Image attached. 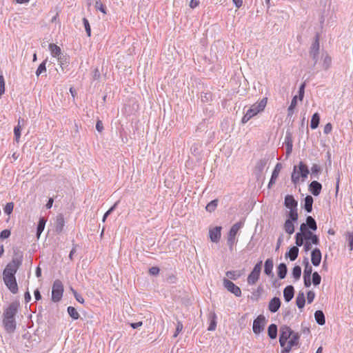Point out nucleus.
Wrapping results in <instances>:
<instances>
[{
  "instance_id": "nucleus-1",
  "label": "nucleus",
  "mask_w": 353,
  "mask_h": 353,
  "mask_svg": "<svg viewBox=\"0 0 353 353\" xmlns=\"http://www.w3.org/2000/svg\"><path fill=\"white\" fill-rule=\"evenodd\" d=\"M21 257L14 258L9 263L6 265L5 269L3 271V283L12 294H17L19 291L15 274L21 266Z\"/></svg>"
},
{
  "instance_id": "nucleus-2",
  "label": "nucleus",
  "mask_w": 353,
  "mask_h": 353,
  "mask_svg": "<svg viewBox=\"0 0 353 353\" xmlns=\"http://www.w3.org/2000/svg\"><path fill=\"white\" fill-rule=\"evenodd\" d=\"M299 335L290 327L283 326L280 329L279 343L283 348L281 353H288L294 346L299 343Z\"/></svg>"
},
{
  "instance_id": "nucleus-3",
  "label": "nucleus",
  "mask_w": 353,
  "mask_h": 353,
  "mask_svg": "<svg viewBox=\"0 0 353 353\" xmlns=\"http://www.w3.org/2000/svg\"><path fill=\"white\" fill-rule=\"evenodd\" d=\"M268 102L267 98L262 99L260 101L254 103L245 112L242 118L243 123H247L250 119L256 116L258 113L263 111Z\"/></svg>"
},
{
  "instance_id": "nucleus-4",
  "label": "nucleus",
  "mask_w": 353,
  "mask_h": 353,
  "mask_svg": "<svg viewBox=\"0 0 353 353\" xmlns=\"http://www.w3.org/2000/svg\"><path fill=\"white\" fill-rule=\"evenodd\" d=\"M285 206L290 210L288 212V217L296 221L298 220L297 201L294 199L293 196L287 195L285 196Z\"/></svg>"
},
{
  "instance_id": "nucleus-5",
  "label": "nucleus",
  "mask_w": 353,
  "mask_h": 353,
  "mask_svg": "<svg viewBox=\"0 0 353 353\" xmlns=\"http://www.w3.org/2000/svg\"><path fill=\"white\" fill-rule=\"evenodd\" d=\"M304 236L305 242L303 245V249L305 252L310 250L312 245H318L319 243V239L317 235L313 234L311 231L305 229Z\"/></svg>"
},
{
  "instance_id": "nucleus-6",
  "label": "nucleus",
  "mask_w": 353,
  "mask_h": 353,
  "mask_svg": "<svg viewBox=\"0 0 353 353\" xmlns=\"http://www.w3.org/2000/svg\"><path fill=\"white\" fill-rule=\"evenodd\" d=\"M262 268V261H259L254 267L252 271L249 274L247 278V282L252 285L259 280Z\"/></svg>"
},
{
  "instance_id": "nucleus-7",
  "label": "nucleus",
  "mask_w": 353,
  "mask_h": 353,
  "mask_svg": "<svg viewBox=\"0 0 353 353\" xmlns=\"http://www.w3.org/2000/svg\"><path fill=\"white\" fill-rule=\"evenodd\" d=\"M63 292V286L61 281L56 280L52 285V300L54 302L59 301Z\"/></svg>"
},
{
  "instance_id": "nucleus-8",
  "label": "nucleus",
  "mask_w": 353,
  "mask_h": 353,
  "mask_svg": "<svg viewBox=\"0 0 353 353\" xmlns=\"http://www.w3.org/2000/svg\"><path fill=\"white\" fill-rule=\"evenodd\" d=\"M223 286L230 292L232 293L237 297H240L242 294L241 290L239 287L236 285L232 281L228 279H223Z\"/></svg>"
},
{
  "instance_id": "nucleus-9",
  "label": "nucleus",
  "mask_w": 353,
  "mask_h": 353,
  "mask_svg": "<svg viewBox=\"0 0 353 353\" xmlns=\"http://www.w3.org/2000/svg\"><path fill=\"white\" fill-rule=\"evenodd\" d=\"M265 317L262 315L258 316L253 322V332L256 334H260L264 329Z\"/></svg>"
},
{
  "instance_id": "nucleus-10",
  "label": "nucleus",
  "mask_w": 353,
  "mask_h": 353,
  "mask_svg": "<svg viewBox=\"0 0 353 353\" xmlns=\"http://www.w3.org/2000/svg\"><path fill=\"white\" fill-rule=\"evenodd\" d=\"M49 50L51 52V54L53 57L57 58L59 65L62 67L63 63V57H61V50L59 46L54 43H50Z\"/></svg>"
},
{
  "instance_id": "nucleus-11",
  "label": "nucleus",
  "mask_w": 353,
  "mask_h": 353,
  "mask_svg": "<svg viewBox=\"0 0 353 353\" xmlns=\"http://www.w3.org/2000/svg\"><path fill=\"white\" fill-rule=\"evenodd\" d=\"M3 325L6 331L8 333L13 332L16 329V323L14 319L3 318Z\"/></svg>"
},
{
  "instance_id": "nucleus-12",
  "label": "nucleus",
  "mask_w": 353,
  "mask_h": 353,
  "mask_svg": "<svg viewBox=\"0 0 353 353\" xmlns=\"http://www.w3.org/2000/svg\"><path fill=\"white\" fill-rule=\"evenodd\" d=\"M319 36L316 35L310 50V54L315 61L319 55Z\"/></svg>"
},
{
  "instance_id": "nucleus-13",
  "label": "nucleus",
  "mask_w": 353,
  "mask_h": 353,
  "mask_svg": "<svg viewBox=\"0 0 353 353\" xmlns=\"http://www.w3.org/2000/svg\"><path fill=\"white\" fill-rule=\"evenodd\" d=\"M221 227L216 226L213 229L210 230L209 235L210 239L212 242H218L220 240L221 235Z\"/></svg>"
},
{
  "instance_id": "nucleus-14",
  "label": "nucleus",
  "mask_w": 353,
  "mask_h": 353,
  "mask_svg": "<svg viewBox=\"0 0 353 353\" xmlns=\"http://www.w3.org/2000/svg\"><path fill=\"white\" fill-rule=\"evenodd\" d=\"M311 261L313 265L318 266L321 261V252L319 248H315L311 253Z\"/></svg>"
},
{
  "instance_id": "nucleus-15",
  "label": "nucleus",
  "mask_w": 353,
  "mask_h": 353,
  "mask_svg": "<svg viewBox=\"0 0 353 353\" xmlns=\"http://www.w3.org/2000/svg\"><path fill=\"white\" fill-rule=\"evenodd\" d=\"M306 229V225L305 223H302L300 226V232H297L296 234V244L297 246H301L304 245V231Z\"/></svg>"
},
{
  "instance_id": "nucleus-16",
  "label": "nucleus",
  "mask_w": 353,
  "mask_h": 353,
  "mask_svg": "<svg viewBox=\"0 0 353 353\" xmlns=\"http://www.w3.org/2000/svg\"><path fill=\"white\" fill-rule=\"evenodd\" d=\"M17 312V307L15 304L12 303L5 310L3 313V318L14 319Z\"/></svg>"
},
{
  "instance_id": "nucleus-17",
  "label": "nucleus",
  "mask_w": 353,
  "mask_h": 353,
  "mask_svg": "<svg viewBox=\"0 0 353 353\" xmlns=\"http://www.w3.org/2000/svg\"><path fill=\"white\" fill-rule=\"evenodd\" d=\"M322 185L316 181H313L309 186L310 192L314 196H318L321 193Z\"/></svg>"
},
{
  "instance_id": "nucleus-18",
  "label": "nucleus",
  "mask_w": 353,
  "mask_h": 353,
  "mask_svg": "<svg viewBox=\"0 0 353 353\" xmlns=\"http://www.w3.org/2000/svg\"><path fill=\"white\" fill-rule=\"evenodd\" d=\"M281 306V301L279 298L274 297L270 300L268 305V309L271 312H276Z\"/></svg>"
},
{
  "instance_id": "nucleus-19",
  "label": "nucleus",
  "mask_w": 353,
  "mask_h": 353,
  "mask_svg": "<svg viewBox=\"0 0 353 353\" xmlns=\"http://www.w3.org/2000/svg\"><path fill=\"white\" fill-rule=\"evenodd\" d=\"M281 169H282L281 164L280 163H278L275 165L274 169L272 172V176H271V179H270L269 184H268L269 186H270L271 185H272L275 183L276 180L277 179L279 175V173H280Z\"/></svg>"
},
{
  "instance_id": "nucleus-20",
  "label": "nucleus",
  "mask_w": 353,
  "mask_h": 353,
  "mask_svg": "<svg viewBox=\"0 0 353 353\" xmlns=\"http://www.w3.org/2000/svg\"><path fill=\"white\" fill-rule=\"evenodd\" d=\"M274 263L272 259H268L264 265V272L266 275L273 276Z\"/></svg>"
},
{
  "instance_id": "nucleus-21",
  "label": "nucleus",
  "mask_w": 353,
  "mask_h": 353,
  "mask_svg": "<svg viewBox=\"0 0 353 353\" xmlns=\"http://www.w3.org/2000/svg\"><path fill=\"white\" fill-rule=\"evenodd\" d=\"M294 289L293 286L288 285L283 290V296L286 302L291 301L294 296Z\"/></svg>"
},
{
  "instance_id": "nucleus-22",
  "label": "nucleus",
  "mask_w": 353,
  "mask_h": 353,
  "mask_svg": "<svg viewBox=\"0 0 353 353\" xmlns=\"http://www.w3.org/2000/svg\"><path fill=\"white\" fill-rule=\"evenodd\" d=\"M65 225V221L62 214H59L56 219L55 230L57 232L60 233L62 232Z\"/></svg>"
},
{
  "instance_id": "nucleus-23",
  "label": "nucleus",
  "mask_w": 353,
  "mask_h": 353,
  "mask_svg": "<svg viewBox=\"0 0 353 353\" xmlns=\"http://www.w3.org/2000/svg\"><path fill=\"white\" fill-rule=\"evenodd\" d=\"M23 119H19L18 120V124L16 127L14 128V134L15 137V141L18 143L19 141V139L21 137V131L22 129V126L23 125Z\"/></svg>"
},
{
  "instance_id": "nucleus-24",
  "label": "nucleus",
  "mask_w": 353,
  "mask_h": 353,
  "mask_svg": "<svg viewBox=\"0 0 353 353\" xmlns=\"http://www.w3.org/2000/svg\"><path fill=\"white\" fill-rule=\"evenodd\" d=\"M293 222L295 221L289 217L284 223V230L288 234H292L294 232V225Z\"/></svg>"
},
{
  "instance_id": "nucleus-25",
  "label": "nucleus",
  "mask_w": 353,
  "mask_h": 353,
  "mask_svg": "<svg viewBox=\"0 0 353 353\" xmlns=\"http://www.w3.org/2000/svg\"><path fill=\"white\" fill-rule=\"evenodd\" d=\"M299 254V248L296 246L292 247L289 252L285 254V257L289 258L290 261H294Z\"/></svg>"
},
{
  "instance_id": "nucleus-26",
  "label": "nucleus",
  "mask_w": 353,
  "mask_h": 353,
  "mask_svg": "<svg viewBox=\"0 0 353 353\" xmlns=\"http://www.w3.org/2000/svg\"><path fill=\"white\" fill-rule=\"evenodd\" d=\"M305 303V294L303 292H300L296 298V304L299 309H302Z\"/></svg>"
},
{
  "instance_id": "nucleus-27",
  "label": "nucleus",
  "mask_w": 353,
  "mask_h": 353,
  "mask_svg": "<svg viewBox=\"0 0 353 353\" xmlns=\"http://www.w3.org/2000/svg\"><path fill=\"white\" fill-rule=\"evenodd\" d=\"M297 170L301 174V177L303 179L306 178L309 174V170L307 168V166L303 162L299 163Z\"/></svg>"
},
{
  "instance_id": "nucleus-28",
  "label": "nucleus",
  "mask_w": 353,
  "mask_h": 353,
  "mask_svg": "<svg viewBox=\"0 0 353 353\" xmlns=\"http://www.w3.org/2000/svg\"><path fill=\"white\" fill-rule=\"evenodd\" d=\"M225 274L230 279L236 280L242 276L243 272L240 270H231L228 271Z\"/></svg>"
},
{
  "instance_id": "nucleus-29",
  "label": "nucleus",
  "mask_w": 353,
  "mask_h": 353,
  "mask_svg": "<svg viewBox=\"0 0 353 353\" xmlns=\"http://www.w3.org/2000/svg\"><path fill=\"white\" fill-rule=\"evenodd\" d=\"M313 198L307 195L304 200V208L307 212H311L312 210Z\"/></svg>"
},
{
  "instance_id": "nucleus-30",
  "label": "nucleus",
  "mask_w": 353,
  "mask_h": 353,
  "mask_svg": "<svg viewBox=\"0 0 353 353\" xmlns=\"http://www.w3.org/2000/svg\"><path fill=\"white\" fill-rule=\"evenodd\" d=\"M314 317H315V320L318 324H319L321 325H323L325 324V316L322 311H321V310L316 311V312L314 313Z\"/></svg>"
},
{
  "instance_id": "nucleus-31",
  "label": "nucleus",
  "mask_w": 353,
  "mask_h": 353,
  "mask_svg": "<svg viewBox=\"0 0 353 353\" xmlns=\"http://www.w3.org/2000/svg\"><path fill=\"white\" fill-rule=\"evenodd\" d=\"M305 224L306 225V230H307V227L313 231L317 229L316 221L311 216L307 217L306 223Z\"/></svg>"
},
{
  "instance_id": "nucleus-32",
  "label": "nucleus",
  "mask_w": 353,
  "mask_h": 353,
  "mask_svg": "<svg viewBox=\"0 0 353 353\" xmlns=\"http://www.w3.org/2000/svg\"><path fill=\"white\" fill-rule=\"evenodd\" d=\"M319 121H320V116H319V113H317V112L314 113L312 115L311 121H310L311 128L316 129L319 124Z\"/></svg>"
},
{
  "instance_id": "nucleus-33",
  "label": "nucleus",
  "mask_w": 353,
  "mask_h": 353,
  "mask_svg": "<svg viewBox=\"0 0 353 353\" xmlns=\"http://www.w3.org/2000/svg\"><path fill=\"white\" fill-rule=\"evenodd\" d=\"M268 336L270 339H274L277 336V327L275 324H271L268 330Z\"/></svg>"
},
{
  "instance_id": "nucleus-34",
  "label": "nucleus",
  "mask_w": 353,
  "mask_h": 353,
  "mask_svg": "<svg viewBox=\"0 0 353 353\" xmlns=\"http://www.w3.org/2000/svg\"><path fill=\"white\" fill-rule=\"evenodd\" d=\"M287 274V267L284 263H280L278 266V276L284 279Z\"/></svg>"
},
{
  "instance_id": "nucleus-35",
  "label": "nucleus",
  "mask_w": 353,
  "mask_h": 353,
  "mask_svg": "<svg viewBox=\"0 0 353 353\" xmlns=\"http://www.w3.org/2000/svg\"><path fill=\"white\" fill-rule=\"evenodd\" d=\"M241 227H242V223H235L231 228V229H230V232L228 233V235L232 236V237H235L236 234L238 233L239 230H240V228Z\"/></svg>"
},
{
  "instance_id": "nucleus-36",
  "label": "nucleus",
  "mask_w": 353,
  "mask_h": 353,
  "mask_svg": "<svg viewBox=\"0 0 353 353\" xmlns=\"http://www.w3.org/2000/svg\"><path fill=\"white\" fill-rule=\"evenodd\" d=\"M46 223V220L44 218H41L39 219L37 230V235L38 238L40 236L41 234L43 231Z\"/></svg>"
},
{
  "instance_id": "nucleus-37",
  "label": "nucleus",
  "mask_w": 353,
  "mask_h": 353,
  "mask_svg": "<svg viewBox=\"0 0 353 353\" xmlns=\"http://www.w3.org/2000/svg\"><path fill=\"white\" fill-rule=\"evenodd\" d=\"M301 175L297 170V167L294 166L292 174V181L294 183H297L301 178Z\"/></svg>"
},
{
  "instance_id": "nucleus-38",
  "label": "nucleus",
  "mask_w": 353,
  "mask_h": 353,
  "mask_svg": "<svg viewBox=\"0 0 353 353\" xmlns=\"http://www.w3.org/2000/svg\"><path fill=\"white\" fill-rule=\"evenodd\" d=\"M292 276L295 279V280H299L301 274V267L299 265L294 266L292 269Z\"/></svg>"
},
{
  "instance_id": "nucleus-39",
  "label": "nucleus",
  "mask_w": 353,
  "mask_h": 353,
  "mask_svg": "<svg viewBox=\"0 0 353 353\" xmlns=\"http://www.w3.org/2000/svg\"><path fill=\"white\" fill-rule=\"evenodd\" d=\"M68 312L69 315L74 320H77L79 318V314L74 307H68Z\"/></svg>"
},
{
  "instance_id": "nucleus-40",
  "label": "nucleus",
  "mask_w": 353,
  "mask_h": 353,
  "mask_svg": "<svg viewBox=\"0 0 353 353\" xmlns=\"http://www.w3.org/2000/svg\"><path fill=\"white\" fill-rule=\"evenodd\" d=\"M218 200L214 199L210 201L205 207V209L208 212H212L215 210L217 207Z\"/></svg>"
},
{
  "instance_id": "nucleus-41",
  "label": "nucleus",
  "mask_w": 353,
  "mask_h": 353,
  "mask_svg": "<svg viewBox=\"0 0 353 353\" xmlns=\"http://www.w3.org/2000/svg\"><path fill=\"white\" fill-rule=\"evenodd\" d=\"M46 63H47V59L44 60L38 67L37 71H36V74L37 76H39L41 74H42L43 72H45L46 71Z\"/></svg>"
},
{
  "instance_id": "nucleus-42",
  "label": "nucleus",
  "mask_w": 353,
  "mask_h": 353,
  "mask_svg": "<svg viewBox=\"0 0 353 353\" xmlns=\"http://www.w3.org/2000/svg\"><path fill=\"white\" fill-rule=\"evenodd\" d=\"M312 272V268L309 264V263L307 261L305 263V268H304L303 276H311Z\"/></svg>"
},
{
  "instance_id": "nucleus-43",
  "label": "nucleus",
  "mask_w": 353,
  "mask_h": 353,
  "mask_svg": "<svg viewBox=\"0 0 353 353\" xmlns=\"http://www.w3.org/2000/svg\"><path fill=\"white\" fill-rule=\"evenodd\" d=\"M321 281V276L318 272H315L312 274V283L314 285H318L320 284Z\"/></svg>"
},
{
  "instance_id": "nucleus-44",
  "label": "nucleus",
  "mask_w": 353,
  "mask_h": 353,
  "mask_svg": "<svg viewBox=\"0 0 353 353\" xmlns=\"http://www.w3.org/2000/svg\"><path fill=\"white\" fill-rule=\"evenodd\" d=\"M83 23L87 35L90 37L91 36V28H90L89 21L86 18H83Z\"/></svg>"
},
{
  "instance_id": "nucleus-45",
  "label": "nucleus",
  "mask_w": 353,
  "mask_h": 353,
  "mask_svg": "<svg viewBox=\"0 0 353 353\" xmlns=\"http://www.w3.org/2000/svg\"><path fill=\"white\" fill-rule=\"evenodd\" d=\"M346 239L349 243L350 250H353V232H349L346 234Z\"/></svg>"
},
{
  "instance_id": "nucleus-46",
  "label": "nucleus",
  "mask_w": 353,
  "mask_h": 353,
  "mask_svg": "<svg viewBox=\"0 0 353 353\" xmlns=\"http://www.w3.org/2000/svg\"><path fill=\"white\" fill-rule=\"evenodd\" d=\"M95 8L105 14H107L105 6L101 1H96Z\"/></svg>"
},
{
  "instance_id": "nucleus-47",
  "label": "nucleus",
  "mask_w": 353,
  "mask_h": 353,
  "mask_svg": "<svg viewBox=\"0 0 353 353\" xmlns=\"http://www.w3.org/2000/svg\"><path fill=\"white\" fill-rule=\"evenodd\" d=\"M296 103H297V97L295 96L292 99L291 104H290V105L288 108L289 114H292L293 113V110L295 108V107L296 105Z\"/></svg>"
},
{
  "instance_id": "nucleus-48",
  "label": "nucleus",
  "mask_w": 353,
  "mask_h": 353,
  "mask_svg": "<svg viewBox=\"0 0 353 353\" xmlns=\"http://www.w3.org/2000/svg\"><path fill=\"white\" fill-rule=\"evenodd\" d=\"M183 325L181 321H178L176 323V331L173 335V337L174 338L177 337L179 334L183 330Z\"/></svg>"
},
{
  "instance_id": "nucleus-49",
  "label": "nucleus",
  "mask_w": 353,
  "mask_h": 353,
  "mask_svg": "<svg viewBox=\"0 0 353 353\" xmlns=\"http://www.w3.org/2000/svg\"><path fill=\"white\" fill-rule=\"evenodd\" d=\"M14 208L13 203H8L4 208V212L7 214H10Z\"/></svg>"
},
{
  "instance_id": "nucleus-50",
  "label": "nucleus",
  "mask_w": 353,
  "mask_h": 353,
  "mask_svg": "<svg viewBox=\"0 0 353 353\" xmlns=\"http://www.w3.org/2000/svg\"><path fill=\"white\" fill-rule=\"evenodd\" d=\"M5 92V80L3 75H0V97Z\"/></svg>"
},
{
  "instance_id": "nucleus-51",
  "label": "nucleus",
  "mask_w": 353,
  "mask_h": 353,
  "mask_svg": "<svg viewBox=\"0 0 353 353\" xmlns=\"http://www.w3.org/2000/svg\"><path fill=\"white\" fill-rule=\"evenodd\" d=\"M216 316L215 314L213 315L212 320L210 322V324L208 327V330L213 331L216 329Z\"/></svg>"
},
{
  "instance_id": "nucleus-52",
  "label": "nucleus",
  "mask_w": 353,
  "mask_h": 353,
  "mask_svg": "<svg viewBox=\"0 0 353 353\" xmlns=\"http://www.w3.org/2000/svg\"><path fill=\"white\" fill-rule=\"evenodd\" d=\"M72 290L76 300L80 303H84V299L82 297V296L78 294L74 290Z\"/></svg>"
},
{
  "instance_id": "nucleus-53",
  "label": "nucleus",
  "mask_w": 353,
  "mask_h": 353,
  "mask_svg": "<svg viewBox=\"0 0 353 353\" xmlns=\"http://www.w3.org/2000/svg\"><path fill=\"white\" fill-rule=\"evenodd\" d=\"M10 236V231L9 230H3L0 233V239H5Z\"/></svg>"
},
{
  "instance_id": "nucleus-54",
  "label": "nucleus",
  "mask_w": 353,
  "mask_h": 353,
  "mask_svg": "<svg viewBox=\"0 0 353 353\" xmlns=\"http://www.w3.org/2000/svg\"><path fill=\"white\" fill-rule=\"evenodd\" d=\"M118 202L115 203L114 204L113 206H112L103 215V222H105V219H107V217L110 214V213L114 210V209L115 208L116 205H117Z\"/></svg>"
},
{
  "instance_id": "nucleus-55",
  "label": "nucleus",
  "mask_w": 353,
  "mask_h": 353,
  "mask_svg": "<svg viewBox=\"0 0 353 353\" xmlns=\"http://www.w3.org/2000/svg\"><path fill=\"white\" fill-rule=\"evenodd\" d=\"M314 297H315V294L314 292H312V291L307 292V300L308 303H311L314 301Z\"/></svg>"
},
{
  "instance_id": "nucleus-56",
  "label": "nucleus",
  "mask_w": 353,
  "mask_h": 353,
  "mask_svg": "<svg viewBox=\"0 0 353 353\" xmlns=\"http://www.w3.org/2000/svg\"><path fill=\"white\" fill-rule=\"evenodd\" d=\"M228 245H229L230 250H233V247H234V245L235 244V237H232V236L228 235Z\"/></svg>"
},
{
  "instance_id": "nucleus-57",
  "label": "nucleus",
  "mask_w": 353,
  "mask_h": 353,
  "mask_svg": "<svg viewBox=\"0 0 353 353\" xmlns=\"http://www.w3.org/2000/svg\"><path fill=\"white\" fill-rule=\"evenodd\" d=\"M332 130V125L330 123H327L323 128V132L325 134H328Z\"/></svg>"
},
{
  "instance_id": "nucleus-58",
  "label": "nucleus",
  "mask_w": 353,
  "mask_h": 353,
  "mask_svg": "<svg viewBox=\"0 0 353 353\" xmlns=\"http://www.w3.org/2000/svg\"><path fill=\"white\" fill-rule=\"evenodd\" d=\"M311 170L312 174L317 175L319 173L321 168L318 165L314 164L312 165Z\"/></svg>"
},
{
  "instance_id": "nucleus-59",
  "label": "nucleus",
  "mask_w": 353,
  "mask_h": 353,
  "mask_svg": "<svg viewBox=\"0 0 353 353\" xmlns=\"http://www.w3.org/2000/svg\"><path fill=\"white\" fill-rule=\"evenodd\" d=\"M304 88H305V84H302L299 88V100L300 101H302L303 99V97H304Z\"/></svg>"
},
{
  "instance_id": "nucleus-60",
  "label": "nucleus",
  "mask_w": 353,
  "mask_h": 353,
  "mask_svg": "<svg viewBox=\"0 0 353 353\" xmlns=\"http://www.w3.org/2000/svg\"><path fill=\"white\" fill-rule=\"evenodd\" d=\"M96 128H97V131H99V132H101L103 131V123L101 121H100V120L97 121V124H96Z\"/></svg>"
},
{
  "instance_id": "nucleus-61",
  "label": "nucleus",
  "mask_w": 353,
  "mask_h": 353,
  "mask_svg": "<svg viewBox=\"0 0 353 353\" xmlns=\"http://www.w3.org/2000/svg\"><path fill=\"white\" fill-rule=\"evenodd\" d=\"M199 3H200V2L198 0H191L190 2V7L192 9H194V8H196L197 6H199Z\"/></svg>"
},
{
  "instance_id": "nucleus-62",
  "label": "nucleus",
  "mask_w": 353,
  "mask_h": 353,
  "mask_svg": "<svg viewBox=\"0 0 353 353\" xmlns=\"http://www.w3.org/2000/svg\"><path fill=\"white\" fill-rule=\"evenodd\" d=\"M149 272L152 275H157L159 273V269L157 267H152L149 270Z\"/></svg>"
},
{
  "instance_id": "nucleus-63",
  "label": "nucleus",
  "mask_w": 353,
  "mask_h": 353,
  "mask_svg": "<svg viewBox=\"0 0 353 353\" xmlns=\"http://www.w3.org/2000/svg\"><path fill=\"white\" fill-rule=\"evenodd\" d=\"M304 285L306 287H310L311 285L310 276H303Z\"/></svg>"
},
{
  "instance_id": "nucleus-64",
  "label": "nucleus",
  "mask_w": 353,
  "mask_h": 353,
  "mask_svg": "<svg viewBox=\"0 0 353 353\" xmlns=\"http://www.w3.org/2000/svg\"><path fill=\"white\" fill-rule=\"evenodd\" d=\"M34 298L37 301H39L41 299V294H40V292L38 289H37L36 290H34Z\"/></svg>"
}]
</instances>
